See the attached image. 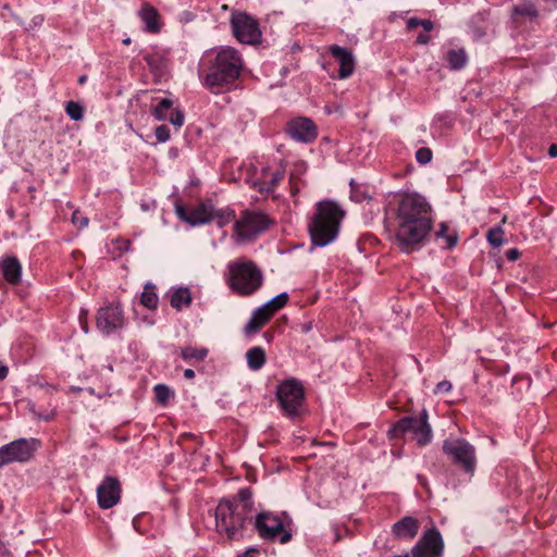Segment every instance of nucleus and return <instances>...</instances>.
<instances>
[{
    "label": "nucleus",
    "instance_id": "53",
    "mask_svg": "<svg viewBox=\"0 0 557 557\" xmlns=\"http://www.w3.org/2000/svg\"><path fill=\"white\" fill-rule=\"evenodd\" d=\"M548 154H549V157H552V158L557 157V145L553 144V145H550V146H549V148H548Z\"/></svg>",
    "mask_w": 557,
    "mask_h": 557
},
{
    "label": "nucleus",
    "instance_id": "45",
    "mask_svg": "<svg viewBox=\"0 0 557 557\" xmlns=\"http://www.w3.org/2000/svg\"><path fill=\"white\" fill-rule=\"evenodd\" d=\"M451 389V383L449 381H442L436 385L435 393H447Z\"/></svg>",
    "mask_w": 557,
    "mask_h": 557
},
{
    "label": "nucleus",
    "instance_id": "44",
    "mask_svg": "<svg viewBox=\"0 0 557 557\" xmlns=\"http://www.w3.org/2000/svg\"><path fill=\"white\" fill-rule=\"evenodd\" d=\"M30 411L34 414H36L39 419H44L45 421H49V420L53 419V417H54V412L52 410L49 412H46V413L37 412L35 410V405H30Z\"/></svg>",
    "mask_w": 557,
    "mask_h": 557
},
{
    "label": "nucleus",
    "instance_id": "41",
    "mask_svg": "<svg viewBox=\"0 0 557 557\" xmlns=\"http://www.w3.org/2000/svg\"><path fill=\"white\" fill-rule=\"evenodd\" d=\"M168 119L174 126L181 127L184 124L185 115L183 111L175 109Z\"/></svg>",
    "mask_w": 557,
    "mask_h": 557
},
{
    "label": "nucleus",
    "instance_id": "37",
    "mask_svg": "<svg viewBox=\"0 0 557 557\" xmlns=\"http://www.w3.org/2000/svg\"><path fill=\"white\" fill-rule=\"evenodd\" d=\"M173 395V392L164 384H158L154 386V396L159 404L165 405Z\"/></svg>",
    "mask_w": 557,
    "mask_h": 557
},
{
    "label": "nucleus",
    "instance_id": "10",
    "mask_svg": "<svg viewBox=\"0 0 557 557\" xmlns=\"http://www.w3.org/2000/svg\"><path fill=\"white\" fill-rule=\"evenodd\" d=\"M255 528L260 537L275 540L280 535V543L286 544L292 540V533L284 528V521L277 515L269 511L258 513Z\"/></svg>",
    "mask_w": 557,
    "mask_h": 557
},
{
    "label": "nucleus",
    "instance_id": "32",
    "mask_svg": "<svg viewBox=\"0 0 557 557\" xmlns=\"http://www.w3.org/2000/svg\"><path fill=\"white\" fill-rule=\"evenodd\" d=\"M207 348H194V347H185L181 350V356L184 360L196 359L197 361H202L208 356Z\"/></svg>",
    "mask_w": 557,
    "mask_h": 557
},
{
    "label": "nucleus",
    "instance_id": "58",
    "mask_svg": "<svg viewBox=\"0 0 557 557\" xmlns=\"http://www.w3.org/2000/svg\"><path fill=\"white\" fill-rule=\"evenodd\" d=\"M131 41H132V40H131V38H125V39L123 40V44H124V45H129V44H131Z\"/></svg>",
    "mask_w": 557,
    "mask_h": 557
},
{
    "label": "nucleus",
    "instance_id": "13",
    "mask_svg": "<svg viewBox=\"0 0 557 557\" xmlns=\"http://www.w3.org/2000/svg\"><path fill=\"white\" fill-rule=\"evenodd\" d=\"M443 553L444 540L435 527L426 530L411 549L412 557H442Z\"/></svg>",
    "mask_w": 557,
    "mask_h": 557
},
{
    "label": "nucleus",
    "instance_id": "50",
    "mask_svg": "<svg viewBox=\"0 0 557 557\" xmlns=\"http://www.w3.org/2000/svg\"><path fill=\"white\" fill-rule=\"evenodd\" d=\"M420 26L423 27L424 32L429 33L433 29L434 24L430 20H421Z\"/></svg>",
    "mask_w": 557,
    "mask_h": 557
},
{
    "label": "nucleus",
    "instance_id": "26",
    "mask_svg": "<svg viewBox=\"0 0 557 557\" xmlns=\"http://www.w3.org/2000/svg\"><path fill=\"white\" fill-rule=\"evenodd\" d=\"M158 301L159 298L156 293V285L152 283H147L140 296V304L146 308L153 310L157 308Z\"/></svg>",
    "mask_w": 557,
    "mask_h": 557
},
{
    "label": "nucleus",
    "instance_id": "1",
    "mask_svg": "<svg viewBox=\"0 0 557 557\" xmlns=\"http://www.w3.org/2000/svg\"><path fill=\"white\" fill-rule=\"evenodd\" d=\"M396 242L403 252L418 250L432 230L431 206L419 194H405L397 208Z\"/></svg>",
    "mask_w": 557,
    "mask_h": 557
},
{
    "label": "nucleus",
    "instance_id": "57",
    "mask_svg": "<svg viewBox=\"0 0 557 557\" xmlns=\"http://www.w3.org/2000/svg\"><path fill=\"white\" fill-rule=\"evenodd\" d=\"M311 330V323H307L304 325V331L309 332Z\"/></svg>",
    "mask_w": 557,
    "mask_h": 557
},
{
    "label": "nucleus",
    "instance_id": "21",
    "mask_svg": "<svg viewBox=\"0 0 557 557\" xmlns=\"http://www.w3.org/2000/svg\"><path fill=\"white\" fill-rule=\"evenodd\" d=\"M139 16L145 23V30L150 34H157L161 29L160 15L158 10L149 3L143 4Z\"/></svg>",
    "mask_w": 557,
    "mask_h": 557
},
{
    "label": "nucleus",
    "instance_id": "46",
    "mask_svg": "<svg viewBox=\"0 0 557 557\" xmlns=\"http://www.w3.org/2000/svg\"><path fill=\"white\" fill-rule=\"evenodd\" d=\"M521 252L518 248H511L506 252V257L509 261H516L520 258Z\"/></svg>",
    "mask_w": 557,
    "mask_h": 557
},
{
    "label": "nucleus",
    "instance_id": "18",
    "mask_svg": "<svg viewBox=\"0 0 557 557\" xmlns=\"http://www.w3.org/2000/svg\"><path fill=\"white\" fill-rule=\"evenodd\" d=\"M331 55L339 63L338 77L347 78L355 70V59L347 48L333 45L329 48Z\"/></svg>",
    "mask_w": 557,
    "mask_h": 557
},
{
    "label": "nucleus",
    "instance_id": "59",
    "mask_svg": "<svg viewBox=\"0 0 557 557\" xmlns=\"http://www.w3.org/2000/svg\"><path fill=\"white\" fill-rule=\"evenodd\" d=\"M141 208H143L144 210H148V205L143 203V205H141Z\"/></svg>",
    "mask_w": 557,
    "mask_h": 557
},
{
    "label": "nucleus",
    "instance_id": "9",
    "mask_svg": "<svg viewBox=\"0 0 557 557\" xmlns=\"http://www.w3.org/2000/svg\"><path fill=\"white\" fill-rule=\"evenodd\" d=\"M231 26L235 38L246 45H257L261 39V30L257 20L246 12L233 11Z\"/></svg>",
    "mask_w": 557,
    "mask_h": 557
},
{
    "label": "nucleus",
    "instance_id": "28",
    "mask_svg": "<svg viewBox=\"0 0 557 557\" xmlns=\"http://www.w3.org/2000/svg\"><path fill=\"white\" fill-rule=\"evenodd\" d=\"M288 298L289 297L287 293H281L260 308L263 309V311L267 313H271L272 317L277 310L282 309L287 304Z\"/></svg>",
    "mask_w": 557,
    "mask_h": 557
},
{
    "label": "nucleus",
    "instance_id": "54",
    "mask_svg": "<svg viewBox=\"0 0 557 557\" xmlns=\"http://www.w3.org/2000/svg\"><path fill=\"white\" fill-rule=\"evenodd\" d=\"M184 376L188 380L190 379H194L195 377V371L193 369H186L184 371Z\"/></svg>",
    "mask_w": 557,
    "mask_h": 557
},
{
    "label": "nucleus",
    "instance_id": "38",
    "mask_svg": "<svg viewBox=\"0 0 557 557\" xmlns=\"http://www.w3.org/2000/svg\"><path fill=\"white\" fill-rule=\"evenodd\" d=\"M512 13L515 16L521 15V16H527L530 18L537 17V10L532 4L517 5L513 8Z\"/></svg>",
    "mask_w": 557,
    "mask_h": 557
},
{
    "label": "nucleus",
    "instance_id": "43",
    "mask_svg": "<svg viewBox=\"0 0 557 557\" xmlns=\"http://www.w3.org/2000/svg\"><path fill=\"white\" fill-rule=\"evenodd\" d=\"M253 187L258 189V191L262 195H269L273 193L274 188L269 184L264 182H255Z\"/></svg>",
    "mask_w": 557,
    "mask_h": 557
},
{
    "label": "nucleus",
    "instance_id": "51",
    "mask_svg": "<svg viewBox=\"0 0 557 557\" xmlns=\"http://www.w3.org/2000/svg\"><path fill=\"white\" fill-rule=\"evenodd\" d=\"M430 41V36H428L424 33L419 34L417 37V44L419 45H426Z\"/></svg>",
    "mask_w": 557,
    "mask_h": 557
},
{
    "label": "nucleus",
    "instance_id": "49",
    "mask_svg": "<svg viewBox=\"0 0 557 557\" xmlns=\"http://www.w3.org/2000/svg\"><path fill=\"white\" fill-rule=\"evenodd\" d=\"M420 23H421V20L418 18V17H410L408 21H407V28L408 29H414L417 28L418 26H420Z\"/></svg>",
    "mask_w": 557,
    "mask_h": 557
},
{
    "label": "nucleus",
    "instance_id": "47",
    "mask_svg": "<svg viewBox=\"0 0 557 557\" xmlns=\"http://www.w3.org/2000/svg\"><path fill=\"white\" fill-rule=\"evenodd\" d=\"M79 323L82 325V329L85 333L88 332V325H87V310H82L79 313Z\"/></svg>",
    "mask_w": 557,
    "mask_h": 557
},
{
    "label": "nucleus",
    "instance_id": "39",
    "mask_svg": "<svg viewBox=\"0 0 557 557\" xmlns=\"http://www.w3.org/2000/svg\"><path fill=\"white\" fill-rule=\"evenodd\" d=\"M416 159L420 164H428L432 160V150L426 147H422L417 150Z\"/></svg>",
    "mask_w": 557,
    "mask_h": 557
},
{
    "label": "nucleus",
    "instance_id": "16",
    "mask_svg": "<svg viewBox=\"0 0 557 557\" xmlns=\"http://www.w3.org/2000/svg\"><path fill=\"white\" fill-rule=\"evenodd\" d=\"M286 131L292 138L301 143H311L317 138V127L308 117H297L289 121Z\"/></svg>",
    "mask_w": 557,
    "mask_h": 557
},
{
    "label": "nucleus",
    "instance_id": "48",
    "mask_svg": "<svg viewBox=\"0 0 557 557\" xmlns=\"http://www.w3.org/2000/svg\"><path fill=\"white\" fill-rule=\"evenodd\" d=\"M258 554L259 549L255 547H249L244 553L239 554L237 557H256Z\"/></svg>",
    "mask_w": 557,
    "mask_h": 557
},
{
    "label": "nucleus",
    "instance_id": "34",
    "mask_svg": "<svg viewBox=\"0 0 557 557\" xmlns=\"http://www.w3.org/2000/svg\"><path fill=\"white\" fill-rule=\"evenodd\" d=\"M487 242L493 247H500L504 244V230L500 225L488 230L486 234Z\"/></svg>",
    "mask_w": 557,
    "mask_h": 557
},
{
    "label": "nucleus",
    "instance_id": "60",
    "mask_svg": "<svg viewBox=\"0 0 557 557\" xmlns=\"http://www.w3.org/2000/svg\"><path fill=\"white\" fill-rule=\"evenodd\" d=\"M183 436H184V437H191L193 435H191V434H188V433H185Z\"/></svg>",
    "mask_w": 557,
    "mask_h": 557
},
{
    "label": "nucleus",
    "instance_id": "20",
    "mask_svg": "<svg viewBox=\"0 0 557 557\" xmlns=\"http://www.w3.org/2000/svg\"><path fill=\"white\" fill-rule=\"evenodd\" d=\"M168 55L166 50L154 48L152 52L144 55V60L153 75L162 76L168 66Z\"/></svg>",
    "mask_w": 557,
    "mask_h": 557
},
{
    "label": "nucleus",
    "instance_id": "22",
    "mask_svg": "<svg viewBox=\"0 0 557 557\" xmlns=\"http://www.w3.org/2000/svg\"><path fill=\"white\" fill-rule=\"evenodd\" d=\"M0 269L8 283L16 285L21 281L22 267L17 258L7 257L0 262Z\"/></svg>",
    "mask_w": 557,
    "mask_h": 557
},
{
    "label": "nucleus",
    "instance_id": "11",
    "mask_svg": "<svg viewBox=\"0 0 557 557\" xmlns=\"http://www.w3.org/2000/svg\"><path fill=\"white\" fill-rule=\"evenodd\" d=\"M39 447L36 438H18L0 447V460L3 466L12 462H25L33 458Z\"/></svg>",
    "mask_w": 557,
    "mask_h": 557
},
{
    "label": "nucleus",
    "instance_id": "29",
    "mask_svg": "<svg viewBox=\"0 0 557 557\" xmlns=\"http://www.w3.org/2000/svg\"><path fill=\"white\" fill-rule=\"evenodd\" d=\"M235 218V213L231 209H215L213 206L211 208V221L215 220L219 227H223L227 223H230Z\"/></svg>",
    "mask_w": 557,
    "mask_h": 557
},
{
    "label": "nucleus",
    "instance_id": "15",
    "mask_svg": "<svg viewBox=\"0 0 557 557\" xmlns=\"http://www.w3.org/2000/svg\"><path fill=\"white\" fill-rule=\"evenodd\" d=\"M123 325L124 317L120 306H108L98 310L97 327L101 333L109 335Z\"/></svg>",
    "mask_w": 557,
    "mask_h": 557
},
{
    "label": "nucleus",
    "instance_id": "19",
    "mask_svg": "<svg viewBox=\"0 0 557 557\" xmlns=\"http://www.w3.org/2000/svg\"><path fill=\"white\" fill-rule=\"evenodd\" d=\"M420 529V521L411 516H406L394 523L392 531L395 537L400 540H412Z\"/></svg>",
    "mask_w": 557,
    "mask_h": 557
},
{
    "label": "nucleus",
    "instance_id": "31",
    "mask_svg": "<svg viewBox=\"0 0 557 557\" xmlns=\"http://www.w3.org/2000/svg\"><path fill=\"white\" fill-rule=\"evenodd\" d=\"M251 496L252 492L249 487L240 488L237 493V500L235 502L239 505V509L246 513L252 509Z\"/></svg>",
    "mask_w": 557,
    "mask_h": 557
},
{
    "label": "nucleus",
    "instance_id": "4",
    "mask_svg": "<svg viewBox=\"0 0 557 557\" xmlns=\"http://www.w3.org/2000/svg\"><path fill=\"white\" fill-rule=\"evenodd\" d=\"M247 513L239 509L236 502L222 499L215 509L216 531L226 534L228 540L238 541L244 537Z\"/></svg>",
    "mask_w": 557,
    "mask_h": 557
},
{
    "label": "nucleus",
    "instance_id": "61",
    "mask_svg": "<svg viewBox=\"0 0 557 557\" xmlns=\"http://www.w3.org/2000/svg\"><path fill=\"white\" fill-rule=\"evenodd\" d=\"M1 467H3V461H2V460H0V468H1Z\"/></svg>",
    "mask_w": 557,
    "mask_h": 557
},
{
    "label": "nucleus",
    "instance_id": "52",
    "mask_svg": "<svg viewBox=\"0 0 557 557\" xmlns=\"http://www.w3.org/2000/svg\"><path fill=\"white\" fill-rule=\"evenodd\" d=\"M283 177L282 173H275L269 184L274 188L278 181Z\"/></svg>",
    "mask_w": 557,
    "mask_h": 557
},
{
    "label": "nucleus",
    "instance_id": "25",
    "mask_svg": "<svg viewBox=\"0 0 557 557\" xmlns=\"http://www.w3.org/2000/svg\"><path fill=\"white\" fill-rule=\"evenodd\" d=\"M246 357L248 367L253 371L261 369L267 360L265 351L259 346L250 348L247 351Z\"/></svg>",
    "mask_w": 557,
    "mask_h": 557
},
{
    "label": "nucleus",
    "instance_id": "55",
    "mask_svg": "<svg viewBox=\"0 0 557 557\" xmlns=\"http://www.w3.org/2000/svg\"><path fill=\"white\" fill-rule=\"evenodd\" d=\"M44 18L41 16H36L34 18V25H40L42 23Z\"/></svg>",
    "mask_w": 557,
    "mask_h": 557
},
{
    "label": "nucleus",
    "instance_id": "3",
    "mask_svg": "<svg viewBox=\"0 0 557 557\" xmlns=\"http://www.w3.org/2000/svg\"><path fill=\"white\" fill-rule=\"evenodd\" d=\"M243 70V60L238 51L232 47L221 49L205 76L203 85L212 92L234 83Z\"/></svg>",
    "mask_w": 557,
    "mask_h": 557
},
{
    "label": "nucleus",
    "instance_id": "33",
    "mask_svg": "<svg viewBox=\"0 0 557 557\" xmlns=\"http://www.w3.org/2000/svg\"><path fill=\"white\" fill-rule=\"evenodd\" d=\"M173 106V101L168 98L161 99V101L153 108L152 114L159 121H164L168 119V112Z\"/></svg>",
    "mask_w": 557,
    "mask_h": 557
},
{
    "label": "nucleus",
    "instance_id": "8",
    "mask_svg": "<svg viewBox=\"0 0 557 557\" xmlns=\"http://www.w3.org/2000/svg\"><path fill=\"white\" fill-rule=\"evenodd\" d=\"M443 451L450 458L454 465L466 473L473 474L476 467L474 447L463 438L446 440L443 443Z\"/></svg>",
    "mask_w": 557,
    "mask_h": 557
},
{
    "label": "nucleus",
    "instance_id": "35",
    "mask_svg": "<svg viewBox=\"0 0 557 557\" xmlns=\"http://www.w3.org/2000/svg\"><path fill=\"white\" fill-rule=\"evenodd\" d=\"M65 112L75 122L81 121L84 116V108L75 101L66 102Z\"/></svg>",
    "mask_w": 557,
    "mask_h": 557
},
{
    "label": "nucleus",
    "instance_id": "56",
    "mask_svg": "<svg viewBox=\"0 0 557 557\" xmlns=\"http://www.w3.org/2000/svg\"><path fill=\"white\" fill-rule=\"evenodd\" d=\"M86 81H87V76H86V75H82V76H79V78H78V84H79V85H83V84H85V83H86Z\"/></svg>",
    "mask_w": 557,
    "mask_h": 557
},
{
    "label": "nucleus",
    "instance_id": "14",
    "mask_svg": "<svg viewBox=\"0 0 557 557\" xmlns=\"http://www.w3.org/2000/svg\"><path fill=\"white\" fill-rule=\"evenodd\" d=\"M121 483L117 478L106 476L97 488L98 505L102 509H110L121 498Z\"/></svg>",
    "mask_w": 557,
    "mask_h": 557
},
{
    "label": "nucleus",
    "instance_id": "5",
    "mask_svg": "<svg viewBox=\"0 0 557 557\" xmlns=\"http://www.w3.org/2000/svg\"><path fill=\"white\" fill-rule=\"evenodd\" d=\"M275 395L286 417L290 419L300 417L305 403V388L299 380L295 377L284 380L277 385Z\"/></svg>",
    "mask_w": 557,
    "mask_h": 557
},
{
    "label": "nucleus",
    "instance_id": "24",
    "mask_svg": "<svg viewBox=\"0 0 557 557\" xmlns=\"http://www.w3.org/2000/svg\"><path fill=\"white\" fill-rule=\"evenodd\" d=\"M191 293L187 287H178L172 292L170 297L171 306L176 310H182L191 304Z\"/></svg>",
    "mask_w": 557,
    "mask_h": 557
},
{
    "label": "nucleus",
    "instance_id": "42",
    "mask_svg": "<svg viewBox=\"0 0 557 557\" xmlns=\"http://www.w3.org/2000/svg\"><path fill=\"white\" fill-rule=\"evenodd\" d=\"M159 143H165L170 138V128L166 125H159L154 131Z\"/></svg>",
    "mask_w": 557,
    "mask_h": 557
},
{
    "label": "nucleus",
    "instance_id": "30",
    "mask_svg": "<svg viewBox=\"0 0 557 557\" xmlns=\"http://www.w3.org/2000/svg\"><path fill=\"white\" fill-rule=\"evenodd\" d=\"M350 199L355 202H362L363 200H371L372 196L369 194L368 188L363 185L350 182Z\"/></svg>",
    "mask_w": 557,
    "mask_h": 557
},
{
    "label": "nucleus",
    "instance_id": "2",
    "mask_svg": "<svg viewBox=\"0 0 557 557\" xmlns=\"http://www.w3.org/2000/svg\"><path fill=\"white\" fill-rule=\"evenodd\" d=\"M345 212L332 200H322L317 203L315 212L310 219L308 231L312 246L324 247L332 243L339 230Z\"/></svg>",
    "mask_w": 557,
    "mask_h": 557
},
{
    "label": "nucleus",
    "instance_id": "6",
    "mask_svg": "<svg viewBox=\"0 0 557 557\" xmlns=\"http://www.w3.org/2000/svg\"><path fill=\"white\" fill-rule=\"evenodd\" d=\"M231 273V287L240 295H251L262 285V272L252 261L233 265Z\"/></svg>",
    "mask_w": 557,
    "mask_h": 557
},
{
    "label": "nucleus",
    "instance_id": "12",
    "mask_svg": "<svg viewBox=\"0 0 557 557\" xmlns=\"http://www.w3.org/2000/svg\"><path fill=\"white\" fill-rule=\"evenodd\" d=\"M270 220L260 212L246 211L243 216L235 222L234 228L237 236L243 240H250L269 226Z\"/></svg>",
    "mask_w": 557,
    "mask_h": 557
},
{
    "label": "nucleus",
    "instance_id": "23",
    "mask_svg": "<svg viewBox=\"0 0 557 557\" xmlns=\"http://www.w3.org/2000/svg\"><path fill=\"white\" fill-rule=\"evenodd\" d=\"M271 319V313H267L260 307L256 309L249 319L248 323L245 326V334L252 335L256 334L265 323H268Z\"/></svg>",
    "mask_w": 557,
    "mask_h": 557
},
{
    "label": "nucleus",
    "instance_id": "40",
    "mask_svg": "<svg viewBox=\"0 0 557 557\" xmlns=\"http://www.w3.org/2000/svg\"><path fill=\"white\" fill-rule=\"evenodd\" d=\"M88 218L83 215L79 211H74L72 214V223L78 228H84L88 225Z\"/></svg>",
    "mask_w": 557,
    "mask_h": 557
},
{
    "label": "nucleus",
    "instance_id": "36",
    "mask_svg": "<svg viewBox=\"0 0 557 557\" xmlns=\"http://www.w3.org/2000/svg\"><path fill=\"white\" fill-rule=\"evenodd\" d=\"M448 225L445 222L440 224V228L435 232L436 237H443L446 240V248L450 249L456 246L458 237L456 234L446 235Z\"/></svg>",
    "mask_w": 557,
    "mask_h": 557
},
{
    "label": "nucleus",
    "instance_id": "7",
    "mask_svg": "<svg viewBox=\"0 0 557 557\" xmlns=\"http://www.w3.org/2000/svg\"><path fill=\"white\" fill-rule=\"evenodd\" d=\"M407 432H412L417 436V442L420 446L430 443L432 438V429L428 423V412L422 410L419 418L404 417L398 420L388 431L389 438H399Z\"/></svg>",
    "mask_w": 557,
    "mask_h": 557
},
{
    "label": "nucleus",
    "instance_id": "17",
    "mask_svg": "<svg viewBox=\"0 0 557 557\" xmlns=\"http://www.w3.org/2000/svg\"><path fill=\"white\" fill-rule=\"evenodd\" d=\"M211 208L210 203H201L196 208L186 209L183 206H176V213L178 218L190 225H199L211 222Z\"/></svg>",
    "mask_w": 557,
    "mask_h": 557
},
{
    "label": "nucleus",
    "instance_id": "27",
    "mask_svg": "<svg viewBox=\"0 0 557 557\" xmlns=\"http://www.w3.org/2000/svg\"><path fill=\"white\" fill-rule=\"evenodd\" d=\"M446 60L449 64V67L451 70H460L462 69L467 63V54L463 49L458 50H449L447 52Z\"/></svg>",
    "mask_w": 557,
    "mask_h": 557
}]
</instances>
